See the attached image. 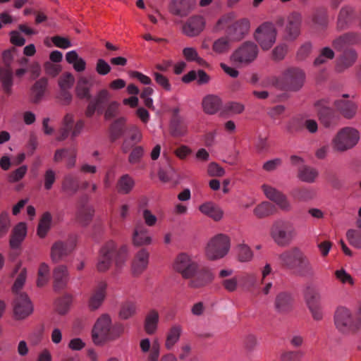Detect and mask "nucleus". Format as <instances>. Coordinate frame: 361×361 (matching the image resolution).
I'll use <instances>...</instances> for the list:
<instances>
[{
	"label": "nucleus",
	"mask_w": 361,
	"mask_h": 361,
	"mask_svg": "<svg viewBox=\"0 0 361 361\" xmlns=\"http://www.w3.org/2000/svg\"><path fill=\"white\" fill-rule=\"evenodd\" d=\"M199 209L202 214L216 221L221 220L224 215L223 210L217 204L212 202L202 204L200 206Z\"/></svg>",
	"instance_id": "nucleus-37"
},
{
	"label": "nucleus",
	"mask_w": 361,
	"mask_h": 361,
	"mask_svg": "<svg viewBox=\"0 0 361 361\" xmlns=\"http://www.w3.org/2000/svg\"><path fill=\"white\" fill-rule=\"evenodd\" d=\"M26 276H27L26 269L23 268L20 271L18 276H17V278L13 285L12 291L14 294L18 295L19 293H22L21 292H20V290L25 284V282L26 280Z\"/></svg>",
	"instance_id": "nucleus-61"
},
{
	"label": "nucleus",
	"mask_w": 361,
	"mask_h": 361,
	"mask_svg": "<svg viewBox=\"0 0 361 361\" xmlns=\"http://www.w3.org/2000/svg\"><path fill=\"white\" fill-rule=\"evenodd\" d=\"M253 253L249 246L240 244L238 246V257L242 262H249L252 259Z\"/></svg>",
	"instance_id": "nucleus-58"
},
{
	"label": "nucleus",
	"mask_w": 361,
	"mask_h": 361,
	"mask_svg": "<svg viewBox=\"0 0 361 361\" xmlns=\"http://www.w3.org/2000/svg\"><path fill=\"white\" fill-rule=\"evenodd\" d=\"M296 230L289 221L277 220L272 224L270 235L273 240L280 247L289 245L296 236Z\"/></svg>",
	"instance_id": "nucleus-5"
},
{
	"label": "nucleus",
	"mask_w": 361,
	"mask_h": 361,
	"mask_svg": "<svg viewBox=\"0 0 361 361\" xmlns=\"http://www.w3.org/2000/svg\"><path fill=\"white\" fill-rule=\"evenodd\" d=\"M74 249L71 241H56L51 248V258L54 262H59L64 257L68 256Z\"/></svg>",
	"instance_id": "nucleus-21"
},
{
	"label": "nucleus",
	"mask_w": 361,
	"mask_h": 361,
	"mask_svg": "<svg viewBox=\"0 0 361 361\" xmlns=\"http://www.w3.org/2000/svg\"><path fill=\"white\" fill-rule=\"evenodd\" d=\"M135 185L134 179L128 174H124L118 179L116 187L118 193L127 195L133 190Z\"/></svg>",
	"instance_id": "nucleus-41"
},
{
	"label": "nucleus",
	"mask_w": 361,
	"mask_h": 361,
	"mask_svg": "<svg viewBox=\"0 0 361 361\" xmlns=\"http://www.w3.org/2000/svg\"><path fill=\"white\" fill-rule=\"evenodd\" d=\"M195 6L194 0H171L169 6V12L179 17L187 16Z\"/></svg>",
	"instance_id": "nucleus-25"
},
{
	"label": "nucleus",
	"mask_w": 361,
	"mask_h": 361,
	"mask_svg": "<svg viewBox=\"0 0 361 361\" xmlns=\"http://www.w3.org/2000/svg\"><path fill=\"white\" fill-rule=\"evenodd\" d=\"M183 54L187 61H195L198 65L204 66L207 62L200 57L197 50L192 47H186L183 49Z\"/></svg>",
	"instance_id": "nucleus-52"
},
{
	"label": "nucleus",
	"mask_w": 361,
	"mask_h": 361,
	"mask_svg": "<svg viewBox=\"0 0 361 361\" xmlns=\"http://www.w3.org/2000/svg\"><path fill=\"white\" fill-rule=\"evenodd\" d=\"M106 286L105 282L100 281L93 290L89 300V307L92 310H97L102 305L106 296Z\"/></svg>",
	"instance_id": "nucleus-30"
},
{
	"label": "nucleus",
	"mask_w": 361,
	"mask_h": 361,
	"mask_svg": "<svg viewBox=\"0 0 361 361\" xmlns=\"http://www.w3.org/2000/svg\"><path fill=\"white\" fill-rule=\"evenodd\" d=\"M124 119L123 118L115 121L111 126L110 132L112 140L119 138L123 133Z\"/></svg>",
	"instance_id": "nucleus-55"
},
{
	"label": "nucleus",
	"mask_w": 361,
	"mask_h": 361,
	"mask_svg": "<svg viewBox=\"0 0 361 361\" xmlns=\"http://www.w3.org/2000/svg\"><path fill=\"white\" fill-rule=\"evenodd\" d=\"M169 133L174 137L185 136L188 133V125L184 118L171 120Z\"/></svg>",
	"instance_id": "nucleus-40"
},
{
	"label": "nucleus",
	"mask_w": 361,
	"mask_h": 361,
	"mask_svg": "<svg viewBox=\"0 0 361 361\" xmlns=\"http://www.w3.org/2000/svg\"><path fill=\"white\" fill-rule=\"evenodd\" d=\"M358 57L357 51L353 48H348L343 51L336 61V69L341 73L353 66Z\"/></svg>",
	"instance_id": "nucleus-24"
},
{
	"label": "nucleus",
	"mask_w": 361,
	"mask_h": 361,
	"mask_svg": "<svg viewBox=\"0 0 361 361\" xmlns=\"http://www.w3.org/2000/svg\"><path fill=\"white\" fill-rule=\"evenodd\" d=\"M231 39L227 37H222L213 43L212 49L217 54H223L228 51L231 47Z\"/></svg>",
	"instance_id": "nucleus-53"
},
{
	"label": "nucleus",
	"mask_w": 361,
	"mask_h": 361,
	"mask_svg": "<svg viewBox=\"0 0 361 361\" xmlns=\"http://www.w3.org/2000/svg\"><path fill=\"white\" fill-rule=\"evenodd\" d=\"M312 51V44L310 42H305L297 51V59L303 61L307 58Z\"/></svg>",
	"instance_id": "nucleus-63"
},
{
	"label": "nucleus",
	"mask_w": 361,
	"mask_h": 361,
	"mask_svg": "<svg viewBox=\"0 0 361 361\" xmlns=\"http://www.w3.org/2000/svg\"><path fill=\"white\" fill-rule=\"evenodd\" d=\"M159 321V312L155 309L149 310L147 313L144 321V329L145 332L149 335L154 334L157 329Z\"/></svg>",
	"instance_id": "nucleus-35"
},
{
	"label": "nucleus",
	"mask_w": 361,
	"mask_h": 361,
	"mask_svg": "<svg viewBox=\"0 0 361 361\" xmlns=\"http://www.w3.org/2000/svg\"><path fill=\"white\" fill-rule=\"evenodd\" d=\"M61 189L65 192L71 195L75 194L80 189L78 176L72 173L66 174L61 183Z\"/></svg>",
	"instance_id": "nucleus-34"
},
{
	"label": "nucleus",
	"mask_w": 361,
	"mask_h": 361,
	"mask_svg": "<svg viewBox=\"0 0 361 361\" xmlns=\"http://www.w3.org/2000/svg\"><path fill=\"white\" fill-rule=\"evenodd\" d=\"M109 99L110 93L107 90H99L94 98L88 99L90 102L85 111L86 116L90 118L95 112L99 115L103 114Z\"/></svg>",
	"instance_id": "nucleus-13"
},
{
	"label": "nucleus",
	"mask_w": 361,
	"mask_h": 361,
	"mask_svg": "<svg viewBox=\"0 0 361 361\" xmlns=\"http://www.w3.org/2000/svg\"><path fill=\"white\" fill-rule=\"evenodd\" d=\"M360 140L359 131L353 127L341 128L331 140L333 149L336 152H345L355 147Z\"/></svg>",
	"instance_id": "nucleus-4"
},
{
	"label": "nucleus",
	"mask_w": 361,
	"mask_h": 361,
	"mask_svg": "<svg viewBox=\"0 0 361 361\" xmlns=\"http://www.w3.org/2000/svg\"><path fill=\"white\" fill-rule=\"evenodd\" d=\"M334 324L338 331L343 334L357 333L361 328V303L355 314L345 307H338L334 314Z\"/></svg>",
	"instance_id": "nucleus-2"
},
{
	"label": "nucleus",
	"mask_w": 361,
	"mask_h": 361,
	"mask_svg": "<svg viewBox=\"0 0 361 361\" xmlns=\"http://www.w3.org/2000/svg\"><path fill=\"white\" fill-rule=\"evenodd\" d=\"M49 267L48 264L46 263H42L39 265L38 273H37V286L38 287H42L49 280Z\"/></svg>",
	"instance_id": "nucleus-54"
},
{
	"label": "nucleus",
	"mask_w": 361,
	"mask_h": 361,
	"mask_svg": "<svg viewBox=\"0 0 361 361\" xmlns=\"http://www.w3.org/2000/svg\"><path fill=\"white\" fill-rule=\"evenodd\" d=\"M188 279H189V287L200 288L210 283L214 279V275L209 269L199 266L194 274Z\"/></svg>",
	"instance_id": "nucleus-17"
},
{
	"label": "nucleus",
	"mask_w": 361,
	"mask_h": 361,
	"mask_svg": "<svg viewBox=\"0 0 361 361\" xmlns=\"http://www.w3.org/2000/svg\"><path fill=\"white\" fill-rule=\"evenodd\" d=\"M329 99H322L315 103L320 122L325 128H330L336 125L337 116L335 111L330 108Z\"/></svg>",
	"instance_id": "nucleus-14"
},
{
	"label": "nucleus",
	"mask_w": 361,
	"mask_h": 361,
	"mask_svg": "<svg viewBox=\"0 0 361 361\" xmlns=\"http://www.w3.org/2000/svg\"><path fill=\"white\" fill-rule=\"evenodd\" d=\"M221 99L215 95L209 94L206 96L202 100V107L204 111L207 114H214L221 106Z\"/></svg>",
	"instance_id": "nucleus-39"
},
{
	"label": "nucleus",
	"mask_w": 361,
	"mask_h": 361,
	"mask_svg": "<svg viewBox=\"0 0 361 361\" xmlns=\"http://www.w3.org/2000/svg\"><path fill=\"white\" fill-rule=\"evenodd\" d=\"M276 30L274 25L269 22H265L255 30L254 37L261 48L269 49L276 41Z\"/></svg>",
	"instance_id": "nucleus-8"
},
{
	"label": "nucleus",
	"mask_w": 361,
	"mask_h": 361,
	"mask_svg": "<svg viewBox=\"0 0 361 361\" xmlns=\"http://www.w3.org/2000/svg\"><path fill=\"white\" fill-rule=\"evenodd\" d=\"M334 57L335 53L331 48L329 47H323L319 50L318 56L315 58L313 63L314 66H319L325 64L329 61L332 60Z\"/></svg>",
	"instance_id": "nucleus-46"
},
{
	"label": "nucleus",
	"mask_w": 361,
	"mask_h": 361,
	"mask_svg": "<svg viewBox=\"0 0 361 361\" xmlns=\"http://www.w3.org/2000/svg\"><path fill=\"white\" fill-rule=\"evenodd\" d=\"M229 238L225 234H217L212 238L205 248V254L208 259L216 260L225 257L230 250Z\"/></svg>",
	"instance_id": "nucleus-6"
},
{
	"label": "nucleus",
	"mask_w": 361,
	"mask_h": 361,
	"mask_svg": "<svg viewBox=\"0 0 361 361\" xmlns=\"http://www.w3.org/2000/svg\"><path fill=\"white\" fill-rule=\"evenodd\" d=\"M32 311V305L26 293L16 295L13 302V312L16 319H25L29 316Z\"/></svg>",
	"instance_id": "nucleus-16"
},
{
	"label": "nucleus",
	"mask_w": 361,
	"mask_h": 361,
	"mask_svg": "<svg viewBox=\"0 0 361 361\" xmlns=\"http://www.w3.org/2000/svg\"><path fill=\"white\" fill-rule=\"evenodd\" d=\"M302 21V14L298 11H293L288 16L285 27L287 39L295 40L300 35Z\"/></svg>",
	"instance_id": "nucleus-18"
},
{
	"label": "nucleus",
	"mask_w": 361,
	"mask_h": 361,
	"mask_svg": "<svg viewBox=\"0 0 361 361\" xmlns=\"http://www.w3.org/2000/svg\"><path fill=\"white\" fill-rule=\"evenodd\" d=\"M334 104L336 110L347 119L353 118L357 113V106L352 101L338 99Z\"/></svg>",
	"instance_id": "nucleus-31"
},
{
	"label": "nucleus",
	"mask_w": 361,
	"mask_h": 361,
	"mask_svg": "<svg viewBox=\"0 0 361 361\" xmlns=\"http://www.w3.org/2000/svg\"><path fill=\"white\" fill-rule=\"evenodd\" d=\"M149 262V252L141 249L136 254L133 263L132 270L134 275H139L147 268Z\"/></svg>",
	"instance_id": "nucleus-32"
},
{
	"label": "nucleus",
	"mask_w": 361,
	"mask_h": 361,
	"mask_svg": "<svg viewBox=\"0 0 361 361\" xmlns=\"http://www.w3.org/2000/svg\"><path fill=\"white\" fill-rule=\"evenodd\" d=\"M74 116L71 114H67L63 118L62 126L59 130L57 140L63 141L71 134L72 138L77 137L84 127V121L79 120L74 125Z\"/></svg>",
	"instance_id": "nucleus-11"
},
{
	"label": "nucleus",
	"mask_w": 361,
	"mask_h": 361,
	"mask_svg": "<svg viewBox=\"0 0 361 361\" xmlns=\"http://www.w3.org/2000/svg\"><path fill=\"white\" fill-rule=\"evenodd\" d=\"M116 243L113 240L108 241L101 249L97 269L100 272L106 271L110 267L114 259Z\"/></svg>",
	"instance_id": "nucleus-19"
},
{
	"label": "nucleus",
	"mask_w": 361,
	"mask_h": 361,
	"mask_svg": "<svg viewBox=\"0 0 361 361\" xmlns=\"http://www.w3.org/2000/svg\"><path fill=\"white\" fill-rule=\"evenodd\" d=\"M136 304L133 301H126L120 309L119 317L122 319H128L136 313Z\"/></svg>",
	"instance_id": "nucleus-51"
},
{
	"label": "nucleus",
	"mask_w": 361,
	"mask_h": 361,
	"mask_svg": "<svg viewBox=\"0 0 361 361\" xmlns=\"http://www.w3.org/2000/svg\"><path fill=\"white\" fill-rule=\"evenodd\" d=\"M275 212L274 206L269 202H262L254 209V214L259 219H263L273 214Z\"/></svg>",
	"instance_id": "nucleus-48"
},
{
	"label": "nucleus",
	"mask_w": 361,
	"mask_h": 361,
	"mask_svg": "<svg viewBox=\"0 0 361 361\" xmlns=\"http://www.w3.org/2000/svg\"><path fill=\"white\" fill-rule=\"evenodd\" d=\"M144 154L145 149L142 146L134 147L128 157L129 163L131 164L140 163Z\"/></svg>",
	"instance_id": "nucleus-62"
},
{
	"label": "nucleus",
	"mask_w": 361,
	"mask_h": 361,
	"mask_svg": "<svg viewBox=\"0 0 361 361\" xmlns=\"http://www.w3.org/2000/svg\"><path fill=\"white\" fill-rule=\"evenodd\" d=\"M334 275L336 279L343 284L348 283L351 286L354 284L353 277L344 269L336 270L334 272Z\"/></svg>",
	"instance_id": "nucleus-64"
},
{
	"label": "nucleus",
	"mask_w": 361,
	"mask_h": 361,
	"mask_svg": "<svg viewBox=\"0 0 361 361\" xmlns=\"http://www.w3.org/2000/svg\"><path fill=\"white\" fill-rule=\"evenodd\" d=\"M262 188L266 197L274 202L281 209L285 211L290 209V204L286 197L280 191L265 184L262 186Z\"/></svg>",
	"instance_id": "nucleus-22"
},
{
	"label": "nucleus",
	"mask_w": 361,
	"mask_h": 361,
	"mask_svg": "<svg viewBox=\"0 0 361 361\" xmlns=\"http://www.w3.org/2000/svg\"><path fill=\"white\" fill-rule=\"evenodd\" d=\"M92 83L85 77L81 76L78 78L75 92L76 95L80 99H90L92 97L90 90Z\"/></svg>",
	"instance_id": "nucleus-38"
},
{
	"label": "nucleus",
	"mask_w": 361,
	"mask_h": 361,
	"mask_svg": "<svg viewBox=\"0 0 361 361\" xmlns=\"http://www.w3.org/2000/svg\"><path fill=\"white\" fill-rule=\"evenodd\" d=\"M307 307L314 321L319 322L324 318V311L319 292L314 288L308 287L305 293Z\"/></svg>",
	"instance_id": "nucleus-9"
},
{
	"label": "nucleus",
	"mask_w": 361,
	"mask_h": 361,
	"mask_svg": "<svg viewBox=\"0 0 361 361\" xmlns=\"http://www.w3.org/2000/svg\"><path fill=\"white\" fill-rule=\"evenodd\" d=\"M52 216L49 212H44L37 226V235L39 238H44L51 228Z\"/></svg>",
	"instance_id": "nucleus-45"
},
{
	"label": "nucleus",
	"mask_w": 361,
	"mask_h": 361,
	"mask_svg": "<svg viewBox=\"0 0 361 361\" xmlns=\"http://www.w3.org/2000/svg\"><path fill=\"white\" fill-rule=\"evenodd\" d=\"M281 267L302 276H312L314 271L307 256L298 247L286 250L279 255Z\"/></svg>",
	"instance_id": "nucleus-1"
},
{
	"label": "nucleus",
	"mask_w": 361,
	"mask_h": 361,
	"mask_svg": "<svg viewBox=\"0 0 361 361\" xmlns=\"http://www.w3.org/2000/svg\"><path fill=\"white\" fill-rule=\"evenodd\" d=\"M204 24V20L202 16H192L183 25V32L188 37L197 36L203 30Z\"/></svg>",
	"instance_id": "nucleus-26"
},
{
	"label": "nucleus",
	"mask_w": 361,
	"mask_h": 361,
	"mask_svg": "<svg viewBox=\"0 0 361 361\" xmlns=\"http://www.w3.org/2000/svg\"><path fill=\"white\" fill-rule=\"evenodd\" d=\"M262 188L266 197L274 202L281 209L285 211L290 209V204L286 197L280 191L265 184L262 186Z\"/></svg>",
	"instance_id": "nucleus-23"
},
{
	"label": "nucleus",
	"mask_w": 361,
	"mask_h": 361,
	"mask_svg": "<svg viewBox=\"0 0 361 361\" xmlns=\"http://www.w3.org/2000/svg\"><path fill=\"white\" fill-rule=\"evenodd\" d=\"M356 18V13L352 6H343L337 16L336 29L339 31L348 29Z\"/></svg>",
	"instance_id": "nucleus-20"
},
{
	"label": "nucleus",
	"mask_w": 361,
	"mask_h": 361,
	"mask_svg": "<svg viewBox=\"0 0 361 361\" xmlns=\"http://www.w3.org/2000/svg\"><path fill=\"white\" fill-rule=\"evenodd\" d=\"M304 80L305 74L302 70L291 68L283 73L281 85L285 90L298 91L303 85Z\"/></svg>",
	"instance_id": "nucleus-10"
},
{
	"label": "nucleus",
	"mask_w": 361,
	"mask_h": 361,
	"mask_svg": "<svg viewBox=\"0 0 361 361\" xmlns=\"http://www.w3.org/2000/svg\"><path fill=\"white\" fill-rule=\"evenodd\" d=\"M0 81L3 90L6 94L10 95L12 93L13 78L12 71L10 69H0Z\"/></svg>",
	"instance_id": "nucleus-44"
},
{
	"label": "nucleus",
	"mask_w": 361,
	"mask_h": 361,
	"mask_svg": "<svg viewBox=\"0 0 361 361\" xmlns=\"http://www.w3.org/2000/svg\"><path fill=\"white\" fill-rule=\"evenodd\" d=\"M152 243V238L149 235V230L142 223H138L135 225L133 233V243L135 246H142L149 245Z\"/></svg>",
	"instance_id": "nucleus-29"
},
{
	"label": "nucleus",
	"mask_w": 361,
	"mask_h": 361,
	"mask_svg": "<svg viewBox=\"0 0 361 361\" xmlns=\"http://www.w3.org/2000/svg\"><path fill=\"white\" fill-rule=\"evenodd\" d=\"M128 255V247L126 245H122L119 249L115 248V252L114 258H115L116 266L118 268L121 267V266L125 262L126 257Z\"/></svg>",
	"instance_id": "nucleus-60"
},
{
	"label": "nucleus",
	"mask_w": 361,
	"mask_h": 361,
	"mask_svg": "<svg viewBox=\"0 0 361 361\" xmlns=\"http://www.w3.org/2000/svg\"><path fill=\"white\" fill-rule=\"evenodd\" d=\"M318 175L317 170L309 166L305 165L298 169V176L303 182L314 183Z\"/></svg>",
	"instance_id": "nucleus-43"
},
{
	"label": "nucleus",
	"mask_w": 361,
	"mask_h": 361,
	"mask_svg": "<svg viewBox=\"0 0 361 361\" xmlns=\"http://www.w3.org/2000/svg\"><path fill=\"white\" fill-rule=\"evenodd\" d=\"M347 239L352 246L361 249V231L350 229L346 233Z\"/></svg>",
	"instance_id": "nucleus-57"
},
{
	"label": "nucleus",
	"mask_w": 361,
	"mask_h": 361,
	"mask_svg": "<svg viewBox=\"0 0 361 361\" xmlns=\"http://www.w3.org/2000/svg\"><path fill=\"white\" fill-rule=\"evenodd\" d=\"M129 140L126 139L121 146L123 153H127L134 145L140 142L142 135L140 130L136 126H131L128 129Z\"/></svg>",
	"instance_id": "nucleus-36"
},
{
	"label": "nucleus",
	"mask_w": 361,
	"mask_h": 361,
	"mask_svg": "<svg viewBox=\"0 0 361 361\" xmlns=\"http://www.w3.org/2000/svg\"><path fill=\"white\" fill-rule=\"evenodd\" d=\"M235 13H229L223 16L217 21L218 29L226 27V34L231 40L238 42L243 39L248 34L250 23L247 18H241L233 22Z\"/></svg>",
	"instance_id": "nucleus-3"
},
{
	"label": "nucleus",
	"mask_w": 361,
	"mask_h": 361,
	"mask_svg": "<svg viewBox=\"0 0 361 361\" xmlns=\"http://www.w3.org/2000/svg\"><path fill=\"white\" fill-rule=\"evenodd\" d=\"M87 197H83L80 200L76 214L78 221L84 226H87L91 222L94 212L93 207L87 205Z\"/></svg>",
	"instance_id": "nucleus-28"
},
{
	"label": "nucleus",
	"mask_w": 361,
	"mask_h": 361,
	"mask_svg": "<svg viewBox=\"0 0 361 361\" xmlns=\"http://www.w3.org/2000/svg\"><path fill=\"white\" fill-rule=\"evenodd\" d=\"M304 354L302 350H287L281 353L280 359L281 361H301Z\"/></svg>",
	"instance_id": "nucleus-59"
},
{
	"label": "nucleus",
	"mask_w": 361,
	"mask_h": 361,
	"mask_svg": "<svg viewBox=\"0 0 361 361\" xmlns=\"http://www.w3.org/2000/svg\"><path fill=\"white\" fill-rule=\"evenodd\" d=\"M312 23L319 27H326L329 23L328 11L324 8L317 9L312 17Z\"/></svg>",
	"instance_id": "nucleus-49"
},
{
	"label": "nucleus",
	"mask_w": 361,
	"mask_h": 361,
	"mask_svg": "<svg viewBox=\"0 0 361 361\" xmlns=\"http://www.w3.org/2000/svg\"><path fill=\"white\" fill-rule=\"evenodd\" d=\"M111 319L109 316L104 314L100 317L92 329V341L95 344H100L110 338Z\"/></svg>",
	"instance_id": "nucleus-15"
},
{
	"label": "nucleus",
	"mask_w": 361,
	"mask_h": 361,
	"mask_svg": "<svg viewBox=\"0 0 361 361\" xmlns=\"http://www.w3.org/2000/svg\"><path fill=\"white\" fill-rule=\"evenodd\" d=\"M257 44L251 41L243 42L231 55V61L240 65H247L255 60L258 55Z\"/></svg>",
	"instance_id": "nucleus-7"
},
{
	"label": "nucleus",
	"mask_w": 361,
	"mask_h": 361,
	"mask_svg": "<svg viewBox=\"0 0 361 361\" xmlns=\"http://www.w3.org/2000/svg\"><path fill=\"white\" fill-rule=\"evenodd\" d=\"M293 305V298L290 293L282 291L278 293L274 301V306L279 312L284 313L290 310Z\"/></svg>",
	"instance_id": "nucleus-33"
},
{
	"label": "nucleus",
	"mask_w": 361,
	"mask_h": 361,
	"mask_svg": "<svg viewBox=\"0 0 361 361\" xmlns=\"http://www.w3.org/2000/svg\"><path fill=\"white\" fill-rule=\"evenodd\" d=\"M54 288L61 290L66 287L69 279L68 268L65 265H58L53 269Z\"/></svg>",
	"instance_id": "nucleus-27"
},
{
	"label": "nucleus",
	"mask_w": 361,
	"mask_h": 361,
	"mask_svg": "<svg viewBox=\"0 0 361 361\" xmlns=\"http://www.w3.org/2000/svg\"><path fill=\"white\" fill-rule=\"evenodd\" d=\"M293 198L300 202H308L315 197L313 190L306 188H295L291 192Z\"/></svg>",
	"instance_id": "nucleus-50"
},
{
	"label": "nucleus",
	"mask_w": 361,
	"mask_h": 361,
	"mask_svg": "<svg viewBox=\"0 0 361 361\" xmlns=\"http://www.w3.org/2000/svg\"><path fill=\"white\" fill-rule=\"evenodd\" d=\"M47 86V79L42 78L33 85L32 87V102L39 103L44 97Z\"/></svg>",
	"instance_id": "nucleus-42"
},
{
	"label": "nucleus",
	"mask_w": 361,
	"mask_h": 361,
	"mask_svg": "<svg viewBox=\"0 0 361 361\" xmlns=\"http://www.w3.org/2000/svg\"><path fill=\"white\" fill-rule=\"evenodd\" d=\"M198 267L197 262L185 253L178 255L173 264L174 269L185 279L192 276Z\"/></svg>",
	"instance_id": "nucleus-12"
},
{
	"label": "nucleus",
	"mask_w": 361,
	"mask_h": 361,
	"mask_svg": "<svg viewBox=\"0 0 361 361\" xmlns=\"http://www.w3.org/2000/svg\"><path fill=\"white\" fill-rule=\"evenodd\" d=\"M56 181V173L52 169H48L43 175V183L45 190H50Z\"/></svg>",
	"instance_id": "nucleus-56"
},
{
	"label": "nucleus",
	"mask_w": 361,
	"mask_h": 361,
	"mask_svg": "<svg viewBox=\"0 0 361 361\" xmlns=\"http://www.w3.org/2000/svg\"><path fill=\"white\" fill-rule=\"evenodd\" d=\"M182 329L179 325H173L169 329L166 339L165 342V347L168 350H171L173 345L178 341L180 334H181Z\"/></svg>",
	"instance_id": "nucleus-47"
}]
</instances>
